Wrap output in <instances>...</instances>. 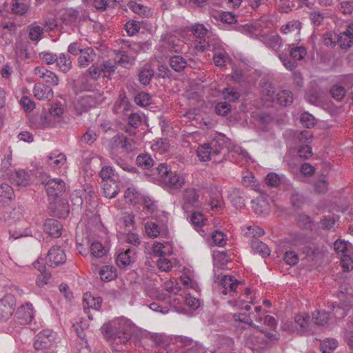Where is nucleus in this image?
Masks as SVG:
<instances>
[{"label": "nucleus", "instance_id": "f257e3e1", "mask_svg": "<svg viewBox=\"0 0 353 353\" xmlns=\"http://www.w3.org/2000/svg\"><path fill=\"white\" fill-rule=\"evenodd\" d=\"M105 339L112 344L114 353H124L119 345H127L135 332L134 324L125 318L114 319L101 327Z\"/></svg>", "mask_w": 353, "mask_h": 353}, {"label": "nucleus", "instance_id": "f03ea898", "mask_svg": "<svg viewBox=\"0 0 353 353\" xmlns=\"http://www.w3.org/2000/svg\"><path fill=\"white\" fill-rule=\"evenodd\" d=\"M82 87L84 90L90 91V93L81 96L75 103V109L79 114L101 105L105 99L103 91L92 90L91 85L85 84H83Z\"/></svg>", "mask_w": 353, "mask_h": 353}, {"label": "nucleus", "instance_id": "7ed1b4c3", "mask_svg": "<svg viewBox=\"0 0 353 353\" xmlns=\"http://www.w3.org/2000/svg\"><path fill=\"white\" fill-rule=\"evenodd\" d=\"M56 333L50 330H43L37 334L34 347L41 353H54L57 348Z\"/></svg>", "mask_w": 353, "mask_h": 353}, {"label": "nucleus", "instance_id": "20e7f679", "mask_svg": "<svg viewBox=\"0 0 353 353\" xmlns=\"http://www.w3.org/2000/svg\"><path fill=\"white\" fill-rule=\"evenodd\" d=\"M192 32L193 34L199 38L200 41L195 46V48L201 52H204L210 50L211 46L214 45L215 40H219L216 38H212L208 35V30L203 24L197 23L192 26Z\"/></svg>", "mask_w": 353, "mask_h": 353}, {"label": "nucleus", "instance_id": "39448f33", "mask_svg": "<svg viewBox=\"0 0 353 353\" xmlns=\"http://www.w3.org/2000/svg\"><path fill=\"white\" fill-rule=\"evenodd\" d=\"M63 113V108L61 104L55 103L49 110L48 115L41 114L32 121V125L37 129H43L48 127L51 123V118H60Z\"/></svg>", "mask_w": 353, "mask_h": 353}, {"label": "nucleus", "instance_id": "423d86ee", "mask_svg": "<svg viewBox=\"0 0 353 353\" xmlns=\"http://www.w3.org/2000/svg\"><path fill=\"white\" fill-rule=\"evenodd\" d=\"M334 250L341 254V263L344 270H349V265L352 263L350 254L352 251V245L350 243L340 239L336 240L334 244Z\"/></svg>", "mask_w": 353, "mask_h": 353}, {"label": "nucleus", "instance_id": "0eeeda50", "mask_svg": "<svg viewBox=\"0 0 353 353\" xmlns=\"http://www.w3.org/2000/svg\"><path fill=\"white\" fill-rule=\"evenodd\" d=\"M16 299L11 294H6L0 299V322L8 320L15 310Z\"/></svg>", "mask_w": 353, "mask_h": 353}, {"label": "nucleus", "instance_id": "6e6552de", "mask_svg": "<svg viewBox=\"0 0 353 353\" xmlns=\"http://www.w3.org/2000/svg\"><path fill=\"white\" fill-rule=\"evenodd\" d=\"M218 142L212 141L210 143H204L201 145L197 150L196 154L201 161H208L214 156L220 154V148H216Z\"/></svg>", "mask_w": 353, "mask_h": 353}, {"label": "nucleus", "instance_id": "1a4fd4ad", "mask_svg": "<svg viewBox=\"0 0 353 353\" xmlns=\"http://www.w3.org/2000/svg\"><path fill=\"white\" fill-rule=\"evenodd\" d=\"M199 194L194 188L184 190L182 197V208L185 212H191L199 205Z\"/></svg>", "mask_w": 353, "mask_h": 353}, {"label": "nucleus", "instance_id": "9d476101", "mask_svg": "<svg viewBox=\"0 0 353 353\" xmlns=\"http://www.w3.org/2000/svg\"><path fill=\"white\" fill-rule=\"evenodd\" d=\"M66 261V255L63 250L59 246L52 247L47 255V263L52 268L58 267Z\"/></svg>", "mask_w": 353, "mask_h": 353}, {"label": "nucleus", "instance_id": "9b49d317", "mask_svg": "<svg viewBox=\"0 0 353 353\" xmlns=\"http://www.w3.org/2000/svg\"><path fill=\"white\" fill-rule=\"evenodd\" d=\"M101 297H94L90 292H86L84 294L83 299V307L85 312L88 314V317L90 319H93L92 314H90V309H92L95 311H99L101 307Z\"/></svg>", "mask_w": 353, "mask_h": 353}, {"label": "nucleus", "instance_id": "f8f14e48", "mask_svg": "<svg viewBox=\"0 0 353 353\" xmlns=\"http://www.w3.org/2000/svg\"><path fill=\"white\" fill-rule=\"evenodd\" d=\"M34 311L31 303H26L18 307L15 318L18 323L26 325L30 323L34 318Z\"/></svg>", "mask_w": 353, "mask_h": 353}, {"label": "nucleus", "instance_id": "ddd939ff", "mask_svg": "<svg viewBox=\"0 0 353 353\" xmlns=\"http://www.w3.org/2000/svg\"><path fill=\"white\" fill-rule=\"evenodd\" d=\"M45 188L49 196L56 198L65 192V185L61 179H52L45 183Z\"/></svg>", "mask_w": 353, "mask_h": 353}, {"label": "nucleus", "instance_id": "4468645a", "mask_svg": "<svg viewBox=\"0 0 353 353\" xmlns=\"http://www.w3.org/2000/svg\"><path fill=\"white\" fill-rule=\"evenodd\" d=\"M209 50L214 52L213 61L216 66L223 67L228 61H231L225 51L221 48L219 39L215 40L214 45L211 46Z\"/></svg>", "mask_w": 353, "mask_h": 353}, {"label": "nucleus", "instance_id": "2eb2a0df", "mask_svg": "<svg viewBox=\"0 0 353 353\" xmlns=\"http://www.w3.org/2000/svg\"><path fill=\"white\" fill-rule=\"evenodd\" d=\"M88 18L85 12H79L75 9H68L63 15V19L66 23L72 26H78L80 23L85 21Z\"/></svg>", "mask_w": 353, "mask_h": 353}, {"label": "nucleus", "instance_id": "dca6fc26", "mask_svg": "<svg viewBox=\"0 0 353 353\" xmlns=\"http://www.w3.org/2000/svg\"><path fill=\"white\" fill-rule=\"evenodd\" d=\"M135 248H128L125 252H121L117 259L116 263L119 268H125L136 261Z\"/></svg>", "mask_w": 353, "mask_h": 353}, {"label": "nucleus", "instance_id": "f3484780", "mask_svg": "<svg viewBox=\"0 0 353 353\" xmlns=\"http://www.w3.org/2000/svg\"><path fill=\"white\" fill-rule=\"evenodd\" d=\"M34 73L48 83L52 85H57L59 84V80L57 75L44 67H36L34 70Z\"/></svg>", "mask_w": 353, "mask_h": 353}, {"label": "nucleus", "instance_id": "a211bd4d", "mask_svg": "<svg viewBox=\"0 0 353 353\" xmlns=\"http://www.w3.org/2000/svg\"><path fill=\"white\" fill-rule=\"evenodd\" d=\"M312 136L307 130H304L299 135V139L302 141L303 139H305L304 141L305 144L301 145L298 150L299 156L303 159H307L310 157L312 154L311 147L307 143L311 140Z\"/></svg>", "mask_w": 353, "mask_h": 353}, {"label": "nucleus", "instance_id": "6ab92c4d", "mask_svg": "<svg viewBox=\"0 0 353 353\" xmlns=\"http://www.w3.org/2000/svg\"><path fill=\"white\" fill-rule=\"evenodd\" d=\"M97 57L95 50L91 47L83 48V52L78 58V65L81 68H87L93 63Z\"/></svg>", "mask_w": 353, "mask_h": 353}, {"label": "nucleus", "instance_id": "aec40b11", "mask_svg": "<svg viewBox=\"0 0 353 353\" xmlns=\"http://www.w3.org/2000/svg\"><path fill=\"white\" fill-rule=\"evenodd\" d=\"M18 61H30L34 57V52L26 43H17L15 50Z\"/></svg>", "mask_w": 353, "mask_h": 353}, {"label": "nucleus", "instance_id": "412c9836", "mask_svg": "<svg viewBox=\"0 0 353 353\" xmlns=\"http://www.w3.org/2000/svg\"><path fill=\"white\" fill-rule=\"evenodd\" d=\"M294 321L299 328V333L303 334L312 331L311 319L308 314H299L294 316Z\"/></svg>", "mask_w": 353, "mask_h": 353}, {"label": "nucleus", "instance_id": "4be33fe9", "mask_svg": "<svg viewBox=\"0 0 353 353\" xmlns=\"http://www.w3.org/2000/svg\"><path fill=\"white\" fill-rule=\"evenodd\" d=\"M63 227L61 223L54 219H48L44 223V230L52 237H59L61 235Z\"/></svg>", "mask_w": 353, "mask_h": 353}, {"label": "nucleus", "instance_id": "5701e85b", "mask_svg": "<svg viewBox=\"0 0 353 353\" xmlns=\"http://www.w3.org/2000/svg\"><path fill=\"white\" fill-rule=\"evenodd\" d=\"M252 208L258 215H265L270 212V204L266 198L259 196L252 201Z\"/></svg>", "mask_w": 353, "mask_h": 353}, {"label": "nucleus", "instance_id": "b1692460", "mask_svg": "<svg viewBox=\"0 0 353 353\" xmlns=\"http://www.w3.org/2000/svg\"><path fill=\"white\" fill-rule=\"evenodd\" d=\"M33 92L34 97L39 100L50 99L53 97L52 89L43 83H36Z\"/></svg>", "mask_w": 353, "mask_h": 353}, {"label": "nucleus", "instance_id": "393cba45", "mask_svg": "<svg viewBox=\"0 0 353 353\" xmlns=\"http://www.w3.org/2000/svg\"><path fill=\"white\" fill-rule=\"evenodd\" d=\"M15 197L13 188L8 183L0 184V205L8 204Z\"/></svg>", "mask_w": 353, "mask_h": 353}, {"label": "nucleus", "instance_id": "a878e982", "mask_svg": "<svg viewBox=\"0 0 353 353\" xmlns=\"http://www.w3.org/2000/svg\"><path fill=\"white\" fill-rule=\"evenodd\" d=\"M114 143L127 152L132 151L136 148V141L133 139H128L123 134H117L113 137Z\"/></svg>", "mask_w": 353, "mask_h": 353}, {"label": "nucleus", "instance_id": "bb28decb", "mask_svg": "<svg viewBox=\"0 0 353 353\" xmlns=\"http://www.w3.org/2000/svg\"><path fill=\"white\" fill-rule=\"evenodd\" d=\"M338 43L342 48H348L353 43V23L350 24L345 31L339 35Z\"/></svg>", "mask_w": 353, "mask_h": 353}, {"label": "nucleus", "instance_id": "cd10ccee", "mask_svg": "<svg viewBox=\"0 0 353 353\" xmlns=\"http://www.w3.org/2000/svg\"><path fill=\"white\" fill-rule=\"evenodd\" d=\"M163 183L170 189H179L184 185L185 180L180 174L171 172L164 179Z\"/></svg>", "mask_w": 353, "mask_h": 353}, {"label": "nucleus", "instance_id": "c85d7f7f", "mask_svg": "<svg viewBox=\"0 0 353 353\" xmlns=\"http://www.w3.org/2000/svg\"><path fill=\"white\" fill-rule=\"evenodd\" d=\"M240 283L232 276L225 275L220 281V285L223 288L222 293L226 295L229 292H234Z\"/></svg>", "mask_w": 353, "mask_h": 353}, {"label": "nucleus", "instance_id": "c756f323", "mask_svg": "<svg viewBox=\"0 0 353 353\" xmlns=\"http://www.w3.org/2000/svg\"><path fill=\"white\" fill-rule=\"evenodd\" d=\"M11 180L19 187H26L30 183V176L28 172L21 170L11 175Z\"/></svg>", "mask_w": 353, "mask_h": 353}, {"label": "nucleus", "instance_id": "7c9ffc66", "mask_svg": "<svg viewBox=\"0 0 353 353\" xmlns=\"http://www.w3.org/2000/svg\"><path fill=\"white\" fill-rule=\"evenodd\" d=\"M250 245L254 253L259 254L262 257H267L270 255V249L259 239H252Z\"/></svg>", "mask_w": 353, "mask_h": 353}, {"label": "nucleus", "instance_id": "2f4dec72", "mask_svg": "<svg viewBox=\"0 0 353 353\" xmlns=\"http://www.w3.org/2000/svg\"><path fill=\"white\" fill-rule=\"evenodd\" d=\"M209 205L212 210H221L224 208L225 203L221 192L216 190L211 192Z\"/></svg>", "mask_w": 353, "mask_h": 353}, {"label": "nucleus", "instance_id": "473e14b6", "mask_svg": "<svg viewBox=\"0 0 353 353\" xmlns=\"http://www.w3.org/2000/svg\"><path fill=\"white\" fill-rule=\"evenodd\" d=\"M261 40L267 47L275 51H278L283 43L282 39L278 34L261 36Z\"/></svg>", "mask_w": 353, "mask_h": 353}, {"label": "nucleus", "instance_id": "72a5a7b5", "mask_svg": "<svg viewBox=\"0 0 353 353\" xmlns=\"http://www.w3.org/2000/svg\"><path fill=\"white\" fill-rule=\"evenodd\" d=\"M56 65L60 71L67 73L72 68L70 56L67 53H61L57 57Z\"/></svg>", "mask_w": 353, "mask_h": 353}, {"label": "nucleus", "instance_id": "f704fd0d", "mask_svg": "<svg viewBox=\"0 0 353 353\" xmlns=\"http://www.w3.org/2000/svg\"><path fill=\"white\" fill-rule=\"evenodd\" d=\"M103 194L106 198L112 199L119 192V188L115 180L102 182Z\"/></svg>", "mask_w": 353, "mask_h": 353}, {"label": "nucleus", "instance_id": "c9c22d12", "mask_svg": "<svg viewBox=\"0 0 353 353\" xmlns=\"http://www.w3.org/2000/svg\"><path fill=\"white\" fill-rule=\"evenodd\" d=\"M230 202L236 209L245 207V195L240 190H233L230 194Z\"/></svg>", "mask_w": 353, "mask_h": 353}, {"label": "nucleus", "instance_id": "e433bc0d", "mask_svg": "<svg viewBox=\"0 0 353 353\" xmlns=\"http://www.w3.org/2000/svg\"><path fill=\"white\" fill-rule=\"evenodd\" d=\"M312 320L314 321L316 325L319 326H325L327 325L330 316L328 312L325 310H316L312 312Z\"/></svg>", "mask_w": 353, "mask_h": 353}, {"label": "nucleus", "instance_id": "4c0bfd02", "mask_svg": "<svg viewBox=\"0 0 353 353\" xmlns=\"http://www.w3.org/2000/svg\"><path fill=\"white\" fill-rule=\"evenodd\" d=\"M169 64L171 68L174 71L181 72L187 66V61L181 56L174 55L170 58Z\"/></svg>", "mask_w": 353, "mask_h": 353}, {"label": "nucleus", "instance_id": "58836bf2", "mask_svg": "<svg viewBox=\"0 0 353 353\" xmlns=\"http://www.w3.org/2000/svg\"><path fill=\"white\" fill-rule=\"evenodd\" d=\"M66 161V157L63 153L56 154L51 153L48 157V163L49 165L52 166L54 168H58L61 167Z\"/></svg>", "mask_w": 353, "mask_h": 353}, {"label": "nucleus", "instance_id": "ea45409f", "mask_svg": "<svg viewBox=\"0 0 353 353\" xmlns=\"http://www.w3.org/2000/svg\"><path fill=\"white\" fill-rule=\"evenodd\" d=\"M99 275L102 281L108 282L117 278V271L112 266L105 265L101 268Z\"/></svg>", "mask_w": 353, "mask_h": 353}, {"label": "nucleus", "instance_id": "a19ab883", "mask_svg": "<svg viewBox=\"0 0 353 353\" xmlns=\"http://www.w3.org/2000/svg\"><path fill=\"white\" fill-rule=\"evenodd\" d=\"M276 99L281 105L288 106L294 101L293 94L290 90H284L277 93Z\"/></svg>", "mask_w": 353, "mask_h": 353}, {"label": "nucleus", "instance_id": "79ce46f5", "mask_svg": "<svg viewBox=\"0 0 353 353\" xmlns=\"http://www.w3.org/2000/svg\"><path fill=\"white\" fill-rule=\"evenodd\" d=\"M137 165L145 170H148L154 165V161L148 154H140L136 159Z\"/></svg>", "mask_w": 353, "mask_h": 353}, {"label": "nucleus", "instance_id": "37998d69", "mask_svg": "<svg viewBox=\"0 0 353 353\" xmlns=\"http://www.w3.org/2000/svg\"><path fill=\"white\" fill-rule=\"evenodd\" d=\"M28 0H11V10L14 14L22 15L28 10Z\"/></svg>", "mask_w": 353, "mask_h": 353}, {"label": "nucleus", "instance_id": "c03bdc74", "mask_svg": "<svg viewBox=\"0 0 353 353\" xmlns=\"http://www.w3.org/2000/svg\"><path fill=\"white\" fill-rule=\"evenodd\" d=\"M142 122L141 117L137 113H132L128 117V123L134 129H127L125 130L126 132L130 134V135L136 134V128H137Z\"/></svg>", "mask_w": 353, "mask_h": 353}, {"label": "nucleus", "instance_id": "a18cd8bd", "mask_svg": "<svg viewBox=\"0 0 353 353\" xmlns=\"http://www.w3.org/2000/svg\"><path fill=\"white\" fill-rule=\"evenodd\" d=\"M242 232L245 236L252 238V239H258L264 234L265 232L263 228L259 226H249L245 229H242Z\"/></svg>", "mask_w": 353, "mask_h": 353}, {"label": "nucleus", "instance_id": "49530a36", "mask_svg": "<svg viewBox=\"0 0 353 353\" xmlns=\"http://www.w3.org/2000/svg\"><path fill=\"white\" fill-rule=\"evenodd\" d=\"M111 158L119 166H120L123 170L130 173H136L137 168L132 165L128 164L125 161L119 157L114 152L111 153Z\"/></svg>", "mask_w": 353, "mask_h": 353}, {"label": "nucleus", "instance_id": "de8ad7c7", "mask_svg": "<svg viewBox=\"0 0 353 353\" xmlns=\"http://www.w3.org/2000/svg\"><path fill=\"white\" fill-rule=\"evenodd\" d=\"M111 158L119 166H120L123 170L130 173H136L137 168L132 165L128 164L125 161L119 157L114 152L111 153Z\"/></svg>", "mask_w": 353, "mask_h": 353}, {"label": "nucleus", "instance_id": "09e8293b", "mask_svg": "<svg viewBox=\"0 0 353 353\" xmlns=\"http://www.w3.org/2000/svg\"><path fill=\"white\" fill-rule=\"evenodd\" d=\"M119 0H94L93 6L98 10L104 11L108 8H114Z\"/></svg>", "mask_w": 353, "mask_h": 353}, {"label": "nucleus", "instance_id": "8fccbe9b", "mask_svg": "<svg viewBox=\"0 0 353 353\" xmlns=\"http://www.w3.org/2000/svg\"><path fill=\"white\" fill-rule=\"evenodd\" d=\"M154 75V72L153 70L147 66L144 67L139 72V81L144 85H148Z\"/></svg>", "mask_w": 353, "mask_h": 353}, {"label": "nucleus", "instance_id": "3c124183", "mask_svg": "<svg viewBox=\"0 0 353 353\" xmlns=\"http://www.w3.org/2000/svg\"><path fill=\"white\" fill-rule=\"evenodd\" d=\"M90 253L93 257L101 258L106 253V250L99 241H94L90 245Z\"/></svg>", "mask_w": 353, "mask_h": 353}, {"label": "nucleus", "instance_id": "603ef678", "mask_svg": "<svg viewBox=\"0 0 353 353\" xmlns=\"http://www.w3.org/2000/svg\"><path fill=\"white\" fill-rule=\"evenodd\" d=\"M242 183L243 185L250 187L254 190L259 191L260 190V185L252 173H248L243 177Z\"/></svg>", "mask_w": 353, "mask_h": 353}, {"label": "nucleus", "instance_id": "864d4df0", "mask_svg": "<svg viewBox=\"0 0 353 353\" xmlns=\"http://www.w3.org/2000/svg\"><path fill=\"white\" fill-rule=\"evenodd\" d=\"M290 54L294 61H300L306 56L307 50L303 46L294 47L290 49Z\"/></svg>", "mask_w": 353, "mask_h": 353}, {"label": "nucleus", "instance_id": "5fc2aeb1", "mask_svg": "<svg viewBox=\"0 0 353 353\" xmlns=\"http://www.w3.org/2000/svg\"><path fill=\"white\" fill-rule=\"evenodd\" d=\"M283 181V176H281L274 172L269 173L265 178L266 183L273 188L278 187Z\"/></svg>", "mask_w": 353, "mask_h": 353}, {"label": "nucleus", "instance_id": "6e6d98bb", "mask_svg": "<svg viewBox=\"0 0 353 353\" xmlns=\"http://www.w3.org/2000/svg\"><path fill=\"white\" fill-rule=\"evenodd\" d=\"M97 137L98 134L95 130L89 128L81 137V141L88 145H92L97 140Z\"/></svg>", "mask_w": 353, "mask_h": 353}, {"label": "nucleus", "instance_id": "4d7b16f0", "mask_svg": "<svg viewBox=\"0 0 353 353\" xmlns=\"http://www.w3.org/2000/svg\"><path fill=\"white\" fill-rule=\"evenodd\" d=\"M330 94L334 99L341 101L345 96L346 90L343 86L336 84L330 88Z\"/></svg>", "mask_w": 353, "mask_h": 353}, {"label": "nucleus", "instance_id": "13d9d810", "mask_svg": "<svg viewBox=\"0 0 353 353\" xmlns=\"http://www.w3.org/2000/svg\"><path fill=\"white\" fill-rule=\"evenodd\" d=\"M134 101L138 105L145 107L150 104L151 97L148 93L142 92L135 96Z\"/></svg>", "mask_w": 353, "mask_h": 353}, {"label": "nucleus", "instance_id": "bf43d9fd", "mask_svg": "<svg viewBox=\"0 0 353 353\" xmlns=\"http://www.w3.org/2000/svg\"><path fill=\"white\" fill-rule=\"evenodd\" d=\"M301 27V23L298 20H293L289 21L286 24L282 26L281 30L284 34H288L292 32L299 31L300 30Z\"/></svg>", "mask_w": 353, "mask_h": 353}, {"label": "nucleus", "instance_id": "052dcab7", "mask_svg": "<svg viewBox=\"0 0 353 353\" xmlns=\"http://www.w3.org/2000/svg\"><path fill=\"white\" fill-rule=\"evenodd\" d=\"M145 230L147 234L152 238H156L160 234V228L154 222H147Z\"/></svg>", "mask_w": 353, "mask_h": 353}, {"label": "nucleus", "instance_id": "680f3d73", "mask_svg": "<svg viewBox=\"0 0 353 353\" xmlns=\"http://www.w3.org/2000/svg\"><path fill=\"white\" fill-rule=\"evenodd\" d=\"M337 347V341L334 339L324 340L320 345L321 351L323 353H330Z\"/></svg>", "mask_w": 353, "mask_h": 353}, {"label": "nucleus", "instance_id": "e2e57ef3", "mask_svg": "<svg viewBox=\"0 0 353 353\" xmlns=\"http://www.w3.org/2000/svg\"><path fill=\"white\" fill-rule=\"evenodd\" d=\"M99 175L102 179V182L114 180V171L111 166H103L99 172Z\"/></svg>", "mask_w": 353, "mask_h": 353}, {"label": "nucleus", "instance_id": "0e129e2a", "mask_svg": "<svg viewBox=\"0 0 353 353\" xmlns=\"http://www.w3.org/2000/svg\"><path fill=\"white\" fill-rule=\"evenodd\" d=\"M291 203L296 208H300L305 201L304 197L296 190L292 189L290 196Z\"/></svg>", "mask_w": 353, "mask_h": 353}, {"label": "nucleus", "instance_id": "69168bd1", "mask_svg": "<svg viewBox=\"0 0 353 353\" xmlns=\"http://www.w3.org/2000/svg\"><path fill=\"white\" fill-rule=\"evenodd\" d=\"M263 94L268 97V100L274 101L275 88L271 83H264L261 87Z\"/></svg>", "mask_w": 353, "mask_h": 353}, {"label": "nucleus", "instance_id": "338daca9", "mask_svg": "<svg viewBox=\"0 0 353 353\" xmlns=\"http://www.w3.org/2000/svg\"><path fill=\"white\" fill-rule=\"evenodd\" d=\"M279 58L281 61L283 63V65L290 70H294L297 64L295 61H292L290 59L288 58L287 53L284 52H281L279 53Z\"/></svg>", "mask_w": 353, "mask_h": 353}, {"label": "nucleus", "instance_id": "774afa93", "mask_svg": "<svg viewBox=\"0 0 353 353\" xmlns=\"http://www.w3.org/2000/svg\"><path fill=\"white\" fill-rule=\"evenodd\" d=\"M86 73H88L92 79L97 80L101 75H103V70L101 68L99 63H93L87 70Z\"/></svg>", "mask_w": 353, "mask_h": 353}]
</instances>
